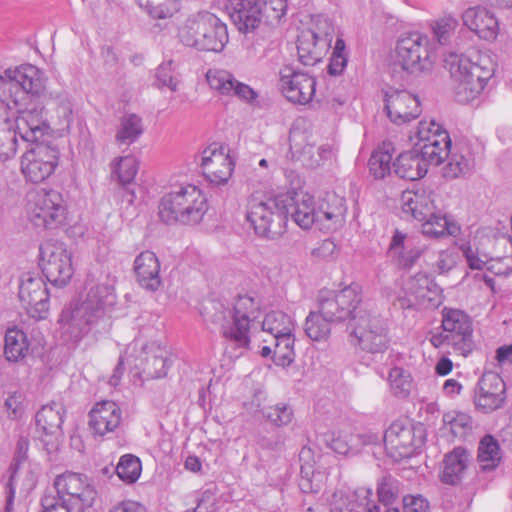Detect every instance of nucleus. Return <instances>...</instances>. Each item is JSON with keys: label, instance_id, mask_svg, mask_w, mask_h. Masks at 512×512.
Returning a JSON list of instances; mask_svg holds the SVG:
<instances>
[{"label": "nucleus", "instance_id": "nucleus-59", "mask_svg": "<svg viewBox=\"0 0 512 512\" xmlns=\"http://www.w3.org/2000/svg\"><path fill=\"white\" fill-rule=\"evenodd\" d=\"M455 25L456 22L452 18L440 19L435 22L433 26V33L441 45L447 43Z\"/></svg>", "mask_w": 512, "mask_h": 512}, {"label": "nucleus", "instance_id": "nucleus-16", "mask_svg": "<svg viewBox=\"0 0 512 512\" xmlns=\"http://www.w3.org/2000/svg\"><path fill=\"white\" fill-rule=\"evenodd\" d=\"M441 328L452 339L455 351L466 356L472 349L473 323L471 317L463 310L444 307L441 312Z\"/></svg>", "mask_w": 512, "mask_h": 512}, {"label": "nucleus", "instance_id": "nucleus-52", "mask_svg": "<svg viewBox=\"0 0 512 512\" xmlns=\"http://www.w3.org/2000/svg\"><path fill=\"white\" fill-rule=\"evenodd\" d=\"M261 413L267 421L276 427L290 424L294 417L292 407L289 404L283 402L265 407L261 410Z\"/></svg>", "mask_w": 512, "mask_h": 512}, {"label": "nucleus", "instance_id": "nucleus-48", "mask_svg": "<svg viewBox=\"0 0 512 512\" xmlns=\"http://www.w3.org/2000/svg\"><path fill=\"white\" fill-rule=\"evenodd\" d=\"M141 471V461L133 454H125L121 456L116 466V473L118 477L127 484L135 483L139 479Z\"/></svg>", "mask_w": 512, "mask_h": 512}, {"label": "nucleus", "instance_id": "nucleus-20", "mask_svg": "<svg viewBox=\"0 0 512 512\" xmlns=\"http://www.w3.org/2000/svg\"><path fill=\"white\" fill-rule=\"evenodd\" d=\"M384 104L387 116L395 124L409 122L421 114L418 97L406 90L390 88L385 92Z\"/></svg>", "mask_w": 512, "mask_h": 512}, {"label": "nucleus", "instance_id": "nucleus-42", "mask_svg": "<svg viewBox=\"0 0 512 512\" xmlns=\"http://www.w3.org/2000/svg\"><path fill=\"white\" fill-rule=\"evenodd\" d=\"M501 449L492 435H485L479 442L477 460L482 471H492L501 462Z\"/></svg>", "mask_w": 512, "mask_h": 512}, {"label": "nucleus", "instance_id": "nucleus-12", "mask_svg": "<svg viewBox=\"0 0 512 512\" xmlns=\"http://www.w3.org/2000/svg\"><path fill=\"white\" fill-rule=\"evenodd\" d=\"M54 496L77 508V511H84L93 505L97 491L92 481L84 474L65 472L58 475L54 482Z\"/></svg>", "mask_w": 512, "mask_h": 512}, {"label": "nucleus", "instance_id": "nucleus-14", "mask_svg": "<svg viewBox=\"0 0 512 512\" xmlns=\"http://www.w3.org/2000/svg\"><path fill=\"white\" fill-rule=\"evenodd\" d=\"M22 156L21 170L25 178L32 183L46 180L56 169L59 151L55 146L36 143Z\"/></svg>", "mask_w": 512, "mask_h": 512}, {"label": "nucleus", "instance_id": "nucleus-3", "mask_svg": "<svg viewBox=\"0 0 512 512\" xmlns=\"http://www.w3.org/2000/svg\"><path fill=\"white\" fill-rule=\"evenodd\" d=\"M361 300V286L351 283L334 292L321 290L318 294V310L310 311L305 319L304 331L312 341H324L331 333V324L348 321L354 306Z\"/></svg>", "mask_w": 512, "mask_h": 512}, {"label": "nucleus", "instance_id": "nucleus-27", "mask_svg": "<svg viewBox=\"0 0 512 512\" xmlns=\"http://www.w3.org/2000/svg\"><path fill=\"white\" fill-rule=\"evenodd\" d=\"M464 25L479 38L492 41L499 33V23L495 15L483 7L468 8L462 15Z\"/></svg>", "mask_w": 512, "mask_h": 512}, {"label": "nucleus", "instance_id": "nucleus-46", "mask_svg": "<svg viewBox=\"0 0 512 512\" xmlns=\"http://www.w3.org/2000/svg\"><path fill=\"white\" fill-rule=\"evenodd\" d=\"M273 345L272 360L275 365L287 367L295 360L294 343L295 337L293 334L283 337H276L271 339Z\"/></svg>", "mask_w": 512, "mask_h": 512}, {"label": "nucleus", "instance_id": "nucleus-63", "mask_svg": "<svg viewBox=\"0 0 512 512\" xmlns=\"http://www.w3.org/2000/svg\"><path fill=\"white\" fill-rule=\"evenodd\" d=\"M230 96H235L248 104H253L258 98V93L249 85L236 80Z\"/></svg>", "mask_w": 512, "mask_h": 512}, {"label": "nucleus", "instance_id": "nucleus-31", "mask_svg": "<svg viewBox=\"0 0 512 512\" xmlns=\"http://www.w3.org/2000/svg\"><path fill=\"white\" fill-rule=\"evenodd\" d=\"M402 211L411 215L415 220L422 222L435 210L431 193L421 189L417 191L407 190L401 195Z\"/></svg>", "mask_w": 512, "mask_h": 512}, {"label": "nucleus", "instance_id": "nucleus-33", "mask_svg": "<svg viewBox=\"0 0 512 512\" xmlns=\"http://www.w3.org/2000/svg\"><path fill=\"white\" fill-rule=\"evenodd\" d=\"M207 17V29L198 42V50L221 52L229 40L227 26L212 13H209V16Z\"/></svg>", "mask_w": 512, "mask_h": 512}, {"label": "nucleus", "instance_id": "nucleus-24", "mask_svg": "<svg viewBox=\"0 0 512 512\" xmlns=\"http://www.w3.org/2000/svg\"><path fill=\"white\" fill-rule=\"evenodd\" d=\"M261 0H229L226 10L240 32L254 31L261 24Z\"/></svg>", "mask_w": 512, "mask_h": 512}, {"label": "nucleus", "instance_id": "nucleus-17", "mask_svg": "<svg viewBox=\"0 0 512 512\" xmlns=\"http://www.w3.org/2000/svg\"><path fill=\"white\" fill-rule=\"evenodd\" d=\"M321 24L325 27L323 31L306 29L298 36V59L305 66L320 62L331 45L333 29L326 20Z\"/></svg>", "mask_w": 512, "mask_h": 512}, {"label": "nucleus", "instance_id": "nucleus-4", "mask_svg": "<svg viewBox=\"0 0 512 512\" xmlns=\"http://www.w3.org/2000/svg\"><path fill=\"white\" fill-rule=\"evenodd\" d=\"M202 190L191 183L171 186L159 202V217L166 224L196 225L208 211Z\"/></svg>", "mask_w": 512, "mask_h": 512}, {"label": "nucleus", "instance_id": "nucleus-15", "mask_svg": "<svg viewBox=\"0 0 512 512\" xmlns=\"http://www.w3.org/2000/svg\"><path fill=\"white\" fill-rule=\"evenodd\" d=\"M316 79L308 73L284 66L279 71V87L283 96L291 103L306 105L316 91Z\"/></svg>", "mask_w": 512, "mask_h": 512}, {"label": "nucleus", "instance_id": "nucleus-34", "mask_svg": "<svg viewBox=\"0 0 512 512\" xmlns=\"http://www.w3.org/2000/svg\"><path fill=\"white\" fill-rule=\"evenodd\" d=\"M142 373L150 379H159L167 375L170 368V361L167 351L155 343L146 346L142 353Z\"/></svg>", "mask_w": 512, "mask_h": 512}, {"label": "nucleus", "instance_id": "nucleus-51", "mask_svg": "<svg viewBox=\"0 0 512 512\" xmlns=\"http://www.w3.org/2000/svg\"><path fill=\"white\" fill-rule=\"evenodd\" d=\"M261 23L270 26L280 24L287 12V0H261Z\"/></svg>", "mask_w": 512, "mask_h": 512}, {"label": "nucleus", "instance_id": "nucleus-1", "mask_svg": "<svg viewBox=\"0 0 512 512\" xmlns=\"http://www.w3.org/2000/svg\"><path fill=\"white\" fill-rule=\"evenodd\" d=\"M116 304L114 287L97 284L90 288L81 303L65 307L58 320L60 336L65 343H77L89 332L107 333L111 328L110 313Z\"/></svg>", "mask_w": 512, "mask_h": 512}, {"label": "nucleus", "instance_id": "nucleus-30", "mask_svg": "<svg viewBox=\"0 0 512 512\" xmlns=\"http://www.w3.org/2000/svg\"><path fill=\"white\" fill-rule=\"evenodd\" d=\"M346 213L345 199L334 193L327 194L318 204L320 229L336 230L344 223Z\"/></svg>", "mask_w": 512, "mask_h": 512}, {"label": "nucleus", "instance_id": "nucleus-13", "mask_svg": "<svg viewBox=\"0 0 512 512\" xmlns=\"http://www.w3.org/2000/svg\"><path fill=\"white\" fill-rule=\"evenodd\" d=\"M40 267L54 286L63 287L73 275L71 254L60 242H45L40 246Z\"/></svg>", "mask_w": 512, "mask_h": 512}, {"label": "nucleus", "instance_id": "nucleus-47", "mask_svg": "<svg viewBox=\"0 0 512 512\" xmlns=\"http://www.w3.org/2000/svg\"><path fill=\"white\" fill-rule=\"evenodd\" d=\"M139 6L154 19L172 17L180 8L179 0H136Z\"/></svg>", "mask_w": 512, "mask_h": 512}, {"label": "nucleus", "instance_id": "nucleus-55", "mask_svg": "<svg viewBox=\"0 0 512 512\" xmlns=\"http://www.w3.org/2000/svg\"><path fill=\"white\" fill-rule=\"evenodd\" d=\"M346 45L342 38H337L333 49L330 63L328 65V73L333 76H339L343 73L347 66L348 57L345 52Z\"/></svg>", "mask_w": 512, "mask_h": 512}, {"label": "nucleus", "instance_id": "nucleus-40", "mask_svg": "<svg viewBox=\"0 0 512 512\" xmlns=\"http://www.w3.org/2000/svg\"><path fill=\"white\" fill-rule=\"evenodd\" d=\"M395 147L392 142L384 141L377 150H375L369 161L368 167L370 174L375 179H383L391 172V161Z\"/></svg>", "mask_w": 512, "mask_h": 512}, {"label": "nucleus", "instance_id": "nucleus-54", "mask_svg": "<svg viewBox=\"0 0 512 512\" xmlns=\"http://www.w3.org/2000/svg\"><path fill=\"white\" fill-rule=\"evenodd\" d=\"M399 494V481L387 475L381 478L377 485L378 500L381 507H388L392 504Z\"/></svg>", "mask_w": 512, "mask_h": 512}, {"label": "nucleus", "instance_id": "nucleus-45", "mask_svg": "<svg viewBox=\"0 0 512 512\" xmlns=\"http://www.w3.org/2000/svg\"><path fill=\"white\" fill-rule=\"evenodd\" d=\"M293 327L291 317L282 311H272L262 321V331L268 333L271 339L293 334Z\"/></svg>", "mask_w": 512, "mask_h": 512}, {"label": "nucleus", "instance_id": "nucleus-19", "mask_svg": "<svg viewBox=\"0 0 512 512\" xmlns=\"http://www.w3.org/2000/svg\"><path fill=\"white\" fill-rule=\"evenodd\" d=\"M50 294L41 277L28 275L21 280L19 299L28 314L38 320L45 319L49 312Z\"/></svg>", "mask_w": 512, "mask_h": 512}, {"label": "nucleus", "instance_id": "nucleus-36", "mask_svg": "<svg viewBox=\"0 0 512 512\" xmlns=\"http://www.w3.org/2000/svg\"><path fill=\"white\" fill-rule=\"evenodd\" d=\"M446 159L447 164L443 168V176L447 179L466 176L473 170L474 159L467 146L451 148Z\"/></svg>", "mask_w": 512, "mask_h": 512}, {"label": "nucleus", "instance_id": "nucleus-56", "mask_svg": "<svg viewBox=\"0 0 512 512\" xmlns=\"http://www.w3.org/2000/svg\"><path fill=\"white\" fill-rule=\"evenodd\" d=\"M155 77V84L157 87H168L171 91L177 90L178 80L174 77V67L172 60L160 64L156 69Z\"/></svg>", "mask_w": 512, "mask_h": 512}, {"label": "nucleus", "instance_id": "nucleus-41", "mask_svg": "<svg viewBox=\"0 0 512 512\" xmlns=\"http://www.w3.org/2000/svg\"><path fill=\"white\" fill-rule=\"evenodd\" d=\"M210 12H200L189 17L179 30L180 41L187 47L198 50V42L207 29V20Z\"/></svg>", "mask_w": 512, "mask_h": 512}, {"label": "nucleus", "instance_id": "nucleus-11", "mask_svg": "<svg viewBox=\"0 0 512 512\" xmlns=\"http://www.w3.org/2000/svg\"><path fill=\"white\" fill-rule=\"evenodd\" d=\"M30 220L36 227L55 229L67 218V205L60 192L54 189H39L30 200Z\"/></svg>", "mask_w": 512, "mask_h": 512}, {"label": "nucleus", "instance_id": "nucleus-29", "mask_svg": "<svg viewBox=\"0 0 512 512\" xmlns=\"http://www.w3.org/2000/svg\"><path fill=\"white\" fill-rule=\"evenodd\" d=\"M134 272L138 284L146 291L155 292L160 288V262L154 252H141L134 260Z\"/></svg>", "mask_w": 512, "mask_h": 512}, {"label": "nucleus", "instance_id": "nucleus-62", "mask_svg": "<svg viewBox=\"0 0 512 512\" xmlns=\"http://www.w3.org/2000/svg\"><path fill=\"white\" fill-rule=\"evenodd\" d=\"M429 502L421 495H407L403 498L404 512H429Z\"/></svg>", "mask_w": 512, "mask_h": 512}, {"label": "nucleus", "instance_id": "nucleus-22", "mask_svg": "<svg viewBox=\"0 0 512 512\" xmlns=\"http://www.w3.org/2000/svg\"><path fill=\"white\" fill-rule=\"evenodd\" d=\"M65 408L60 402L52 401L43 405L36 413L35 421L38 429L52 439L44 442L48 452L56 451L59 446V437L62 436V425L64 422Z\"/></svg>", "mask_w": 512, "mask_h": 512}, {"label": "nucleus", "instance_id": "nucleus-35", "mask_svg": "<svg viewBox=\"0 0 512 512\" xmlns=\"http://www.w3.org/2000/svg\"><path fill=\"white\" fill-rule=\"evenodd\" d=\"M469 460L470 455L466 449L462 447L454 448L445 455L441 481L449 485L460 483L468 467Z\"/></svg>", "mask_w": 512, "mask_h": 512}, {"label": "nucleus", "instance_id": "nucleus-32", "mask_svg": "<svg viewBox=\"0 0 512 512\" xmlns=\"http://www.w3.org/2000/svg\"><path fill=\"white\" fill-rule=\"evenodd\" d=\"M393 169L398 177L409 181L423 178L428 171L426 162L423 161L415 146L412 150L398 155L393 162Z\"/></svg>", "mask_w": 512, "mask_h": 512}, {"label": "nucleus", "instance_id": "nucleus-57", "mask_svg": "<svg viewBox=\"0 0 512 512\" xmlns=\"http://www.w3.org/2000/svg\"><path fill=\"white\" fill-rule=\"evenodd\" d=\"M460 250L471 269L482 270L486 266L489 259L488 256L485 253H480L479 249L473 247L471 243L462 244Z\"/></svg>", "mask_w": 512, "mask_h": 512}, {"label": "nucleus", "instance_id": "nucleus-7", "mask_svg": "<svg viewBox=\"0 0 512 512\" xmlns=\"http://www.w3.org/2000/svg\"><path fill=\"white\" fill-rule=\"evenodd\" d=\"M446 64L452 77L460 82V88L469 90L472 97L484 90L496 68L491 56L482 52H474L471 56L451 54Z\"/></svg>", "mask_w": 512, "mask_h": 512}, {"label": "nucleus", "instance_id": "nucleus-38", "mask_svg": "<svg viewBox=\"0 0 512 512\" xmlns=\"http://www.w3.org/2000/svg\"><path fill=\"white\" fill-rule=\"evenodd\" d=\"M422 233L431 238H440L446 235L456 236L460 233V226L445 214L432 211V215L422 221Z\"/></svg>", "mask_w": 512, "mask_h": 512}, {"label": "nucleus", "instance_id": "nucleus-58", "mask_svg": "<svg viewBox=\"0 0 512 512\" xmlns=\"http://www.w3.org/2000/svg\"><path fill=\"white\" fill-rule=\"evenodd\" d=\"M42 512H73L77 511V508L70 505L69 503H64V501L58 499V497L54 496L52 493H45L40 501Z\"/></svg>", "mask_w": 512, "mask_h": 512}, {"label": "nucleus", "instance_id": "nucleus-18", "mask_svg": "<svg viewBox=\"0 0 512 512\" xmlns=\"http://www.w3.org/2000/svg\"><path fill=\"white\" fill-rule=\"evenodd\" d=\"M506 400V384L501 376L495 372H485L478 380L473 401L475 407L490 413L501 408Z\"/></svg>", "mask_w": 512, "mask_h": 512}, {"label": "nucleus", "instance_id": "nucleus-21", "mask_svg": "<svg viewBox=\"0 0 512 512\" xmlns=\"http://www.w3.org/2000/svg\"><path fill=\"white\" fill-rule=\"evenodd\" d=\"M224 150V147L213 144L202 153L203 175L211 184H226L232 175L234 162Z\"/></svg>", "mask_w": 512, "mask_h": 512}, {"label": "nucleus", "instance_id": "nucleus-10", "mask_svg": "<svg viewBox=\"0 0 512 512\" xmlns=\"http://www.w3.org/2000/svg\"><path fill=\"white\" fill-rule=\"evenodd\" d=\"M395 65L409 74L430 69V40L420 32L402 34L396 44Z\"/></svg>", "mask_w": 512, "mask_h": 512}, {"label": "nucleus", "instance_id": "nucleus-6", "mask_svg": "<svg viewBox=\"0 0 512 512\" xmlns=\"http://www.w3.org/2000/svg\"><path fill=\"white\" fill-rule=\"evenodd\" d=\"M287 200L289 198L276 197L266 200L255 196L249 198L246 219L258 236L274 240L286 231L289 215Z\"/></svg>", "mask_w": 512, "mask_h": 512}, {"label": "nucleus", "instance_id": "nucleus-50", "mask_svg": "<svg viewBox=\"0 0 512 512\" xmlns=\"http://www.w3.org/2000/svg\"><path fill=\"white\" fill-rule=\"evenodd\" d=\"M388 380L393 395L398 398L409 396L412 388V377L408 371L401 367H393L389 371Z\"/></svg>", "mask_w": 512, "mask_h": 512}, {"label": "nucleus", "instance_id": "nucleus-5", "mask_svg": "<svg viewBox=\"0 0 512 512\" xmlns=\"http://www.w3.org/2000/svg\"><path fill=\"white\" fill-rule=\"evenodd\" d=\"M354 306L348 319L350 335L363 351L378 355L389 347L388 330L383 319L372 313L363 298Z\"/></svg>", "mask_w": 512, "mask_h": 512}, {"label": "nucleus", "instance_id": "nucleus-60", "mask_svg": "<svg viewBox=\"0 0 512 512\" xmlns=\"http://www.w3.org/2000/svg\"><path fill=\"white\" fill-rule=\"evenodd\" d=\"M359 498H361V504L365 505L368 512H399L397 509L389 508V507H381L376 504L372 499L373 491L370 488H360L357 492Z\"/></svg>", "mask_w": 512, "mask_h": 512}, {"label": "nucleus", "instance_id": "nucleus-64", "mask_svg": "<svg viewBox=\"0 0 512 512\" xmlns=\"http://www.w3.org/2000/svg\"><path fill=\"white\" fill-rule=\"evenodd\" d=\"M338 248L332 239H324L318 243L317 247L312 250V255L316 258L329 260L333 259L337 254Z\"/></svg>", "mask_w": 512, "mask_h": 512}, {"label": "nucleus", "instance_id": "nucleus-23", "mask_svg": "<svg viewBox=\"0 0 512 512\" xmlns=\"http://www.w3.org/2000/svg\"><path fill=\"white\" fill-rule=\"evenodd\" d=\"M425 251L424 245L419 244L414 237L395 230L387 251L391 261L402 270H410Z\"/></svg>", "mask_w": 512, "mask_h": 512}, {"label": "nucleus", "instance_id": "nucleus-9", "mask_svg": "<svg viewBox=\"0 0 512 512\" xmlns=\"http://www.w3.org/2000/svg\"><path fill=\"white\" fill-rule=\"evenodd\" d=\"M228 313L232 321L222 325L223 337L237 348L248 349L251 328L260 315L259 301L248 294L239 295Z\"/></svg>", "mask_w": 512, "mask_h": 512}, {"label": "nucleus", "instance_id": "nucleus-49", "mask_svg": "<svg viewBox=\"0 0 512 512\" xmlns=\"http://www.w3.org/2000/svg\"><path fill=\"white\" fill-rule=\"evenodd\" d=\"M206 80L210 88L221 95L230 96L236 81L234 75L224 69H209Z\"/></svg>", "mask_w": 512, "mask_h": 512}, {"label": "nucleus", "instance_id": "nucleus-8", "mask_svg": "<svg viewBox=\"0 0 512 512\" xmlns=\"http://www.w3.org/2000/svg\"><path fill=\"white\" fill-rule=\"evenodd\" d=\"M39 96L31 94L18 106L7 109L20 138L31 144L42 143L41 140L49 133L50 126L44 117V106Z\"/></svg>", "mask_w": 512, "mask_h": 512}, {"label": "nucleus", "instance_id": "nucleus-61", "mask_svg": "<svg viewBox=\"0 0 512 512\" xmlns=\"http://www.w3.org/2000/svg\"><path fill=\"white\" fill-rule=\"evenodd\" d=\"M325 442L335 453L340 455H346L350 450L347 437L335 432L327 433L325 435Z\"/></svg>", "mask_w": 512, "mask_h": 512}, {"label": "nucleus", "instance_id": "nucleus-25", "mask_svg": "<svg viewBox=\"0 0 512 512\" xmlns=\"http://www.w3.org/2000/svg\"><path fill=\"white\" fill-rule=\"evenodd\" d=\"M406 294L414 296L417 302L437 307L442 302V288L435 282L433 276L427 272H418L404 282Z\"/></svg>", "mask_w": 512, "mask_h": 512}, {"label": "nucleus", "instance_id": "nucleus-39", "mask_svg": "<svg viewBox=\"0 0 512 512\" xmlns=\"http://www.w3.org/2000/svg\"><path fill=\"white\" fill-rule=\"evenodd\" d=\"M451 145L449 133H443L442 136L440 135V140H436L432 144L416 143L415 147L428 167L429 165L438 166L442 164L449 156Z\"/></svg>", "mask_w": 512, "mask_h": 512}, {"label": "nucleus", "instance_id": "nucleus-37", "mask_svg": "<svg viewBox=\"0 0 512 512\" xmlns=\"http://www.w3.org/2000/svg\"><path fill=\"white\" fill-rule=\"evenodd\" d=\"M289 214L293 221L302 229H309L313 224H319L318 206L313 196L308 193L301 195L290 204Z\"/></svg>", "mask_w": 512, "mask_h": 512}, {"label": "nucleus", "instance_id": "nucleus-44", "mask_svg": "<svg viewBox=\"0 0 512 512\" xmlns=\"http://www.w3.org/2000/svg\"><path fill=\"white\" fill-rule=\"evenodd\" d=\"M143 132L141 117L134 113L126 114L120 120L115 140L118 144L131 145L138 140Z\"/></svg>", "mask_w": 512, "mask_h": 512}, {"label": "nucleus", "instance_id": "nucleus-26", "mask_svg": "<svg viewBox=\"0 0 512 512\" xmlns=\"http://www.w3.org/2000/svg\"><path fill=\"white\" fill-rule=\"evenodd\" d=\"M121 420V409L113 401L98 402L89 412V427L95 435L104 436L114 432Z\"/></svg>", "mask_w": 512, "mask_h": 512}, {"label": "nucleus", "instance_id": "nucleus-53", "mask_svg": "<svg viewBox=\"0 0 512 512\" xmlns=\"http://www.w3.org/2000/svg\"><path fill=\"white\" fill-rule=\"evenodd\" d=\"M111 168L112 173L117 176L118 181L125 186L134 180L139 167L134 157L125 156L116 159L112 163Z\"/></svg>", "mask_w": 512, "mask_h": 512}, {"label": "nucleus", "instance_id": "nucleus-43", "mask_svg": "<svg viewBox=\"0 0 512 512\" xmlns=\"http://www.w3.org/2000/svg\"><path fill=\"white\" fill-rule=\"evenodd\" d=\"M29 351L27 335L18 328H9L5 333L4 355L10 362L22 360Z\"/></svg>", "mask_w": 512, "mask_h": 512}, {"label": "nucleus", "instance_id": "nucleus-2", "mask_svg": "<svg viewBox=\"0 0 512 512\" xmlns=\"http://www.w3.org/2000/svg\"><path fill=\"white\" fill-rule=\"evenodd\" d=\"M45 89L43 73L34 65L26 64L7 69L0 75V161H6L17 152L19 133L13 126L7 109L18 106L29 94L39 96Z\"/></svg>", "mask_w": 512, "mask_h": 512}, {"label": "nucleus", "instance_id": "nucleus-28", "mask_svg": "<svg viewBox=\"0 0 512 512\" xmlns=\"http://www.w3.org/2000/svg\"><path fill=\"white\" fill-rule=\"evenodd\" d=\"M414 432L411 426L401 421H394L384 432L382 440L385 449L392 456H409L414 447Z\"/></svg>", "mask_w": 512, "mask_h": 512}]
</instances>
